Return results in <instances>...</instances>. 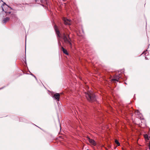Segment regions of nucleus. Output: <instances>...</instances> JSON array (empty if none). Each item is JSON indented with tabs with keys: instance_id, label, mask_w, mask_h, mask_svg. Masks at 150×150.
Returning <instances> with one entry per match:
<instances>
[{
	"instance_id": "1",
	"label": "nucleus",
	"mask_w": 150,
	"mask_h": 150,
	"mask_svg": "<svg viewBox=\"0 0 150 150\" xmlns=\"http://www.w3.org/2000/svg\"><path fill=\"white\" fill-rule=\"evenodd\" d=\"M11 9V7L7 5L4 2L0 0V12L4 11L7 16L11 13V12L9 11Z\"/></svg>"
},
{
	"instance_id": "2",
	"label": "nucleus",
	"mask_w": 150,
	"mask_h": 150,
	"mask_svg": "<svg viewBox=\"0 0 150 150\" xmlns=\"http://www.w3.org/2000/svg\"><path fill=\"white\" fill-rule=\"evenodd\" d=\"M85 96L87 100L90 102H93L96 100L95 96L93 93L92 91H89L88 92H85Z\"/></svg>"
},
{
	"instance_id": "3",
	"label": "nucleus",
	"mask_w": 150,
	"mask_h": 150,
	"mask_svg": "<svg viewBox=\"0 0 150 150\" xmlns=\"http://www.w3.org/2000/svg\"><path fill=\"white\" fill-rule=\"evenodd\" d=\"M63 38L65 43L69 44L70 47L71 48L72 45L71 42V39L69 37V35L67 34L66 35L65 33L63 34Z\"/></svg>"
},
{
	"instance_id": "4",
	"label": "nucleus",
	"mask_w": 150,
	"mask_h": 150,
	"mask_svg": "<svg viewBox=\"0 0 150 150\" xmlns=\"http://www.w3.org/2000/svg\"><path fill=\"white\" fill-rule=\"evenodd\" d=\"M63 20L65 24L69 25L71 24V20H68L65 18H63Z\"/></svg>"
},
{
	"instance_id": "5",
	"label": "nucleus",
	"mask_w": 150,
	"mask_h": 150,
	"mask_svg": "<svg viewBox=\"0 0 150 150\" xmlns=\"http://www.w3.org/2000/svg\"><path fill=\"white\" fill-rule=\"evenodd\" d=\"M59 96L60 95L59 93H56L54 95L53 97L55 99H57L58 101L59 100Z\"/></svg>"
},
{
	"instance_id": "6",
	"label": "nucleus",
	"mask_w": 150,
	"mask_h": 150,
	"mask_svg": "<svg viewBox=\"0 0 150 150\" xmlns=\"http://www.w3.org/2000/svg\"><path fill=\"white\" fill-rule=\"evenodd\" d=\"M55 30L56 31V34L57 35V37H60V33L59 31L58 30L57 27V26H55Z\"/></svg>"
},
{
	"instance_id": "7",
	"label": "nucleus",
	"mask_w": 150,
	"mask_h": 150,
	"mask_svg": "<svg viewBox=\"0 0 150 150\" xmlns=\"http://www.w3.org/2000/svg\"><path fill=\"white\" fill-rule=\"evenodd\" d=\"M88 139L90 143H91L94 146H95L96 145V142L93 139H90V138L88 137Z\"/></svg>"
},
{
	"instance_id": "8",
	"label": "nucleus",
	"mask_w": 150,
	"mask_h": 150,
	"mask_svg": "<svg viewBox=\"0 0 150 150\" xmlns=\"http://www.w3.org/2000/svg\"><path fill=\"white\" fill-rule=\"evenodd\" d=\"M10 18L9 17H6L5 18L3 21V23H6L9 20Z\"/></svg>"
},
{
	"instance_id": "9",
	"label": "nucleus",
	"mask_w": 150,
	"mask_h": 150,
	"mask_svg": "<svg viewBox=\"0 0 150 150\" xmlns=\"http://www.w3.org/2000/svg\"><path fill=\"white\" fill-rule=\"evenodd\" d=\"M61 49L64 53L65 54L67 55H68V54L67 53V51L64 48L62 47H61Z\"/></svg>"
},
{
	"instance_id": "10",
	"label": "nucleus",
	"mask_w": 150,
	"mask_h": 150,
	"mask_svg": "<svg viewBox=\"0 0 150 150\" xmlns=\"http://www.w3.org/2000/svg\"><path fill=\"white\" fill-rule=\"evenodd\" d=\"M115 143L118 146L120 145V144L117 140H115Z\"/></svg>"
},
{
	"instance_id": "11",
	"label": "nucleus",
	"mask_w": 150,
	"mask_h": 150,
	"mask_svg": "<svg viewBox=\"0 0 150 150\" xmlns=\"http://www.w3.org/2000/svg\"><path fill=\"white\" fill-rule=\"evenodd\" d=\"M118 81V79L116 78V79H112V81Z\"/></svg>"
},
{
	"instance_id": "12",
	"label": "nucleus",
	"mask_w": 150,
	"mask_h": 150,
	"mask_svg": "<svg viewBox=\"0 0 150 150\" xmlns=\"http://www.w3.org/2000/svg\"><path fill=\"white\" fill-rule=\"evenodd\" d=\"M147 137V135H144V137L145 139Z\"/></svg>"
},
{
	"instance_id": "13",
	"label": "nucleus",
	"mask_w": 150,
	"mask_h": 150,
	"mask_svg": "<svg viewBox=\"0 0 150 150\" xmlns=\"http://www.w3.org/2000/svg\"><path fill=\"white\" fill-rule=\"evenodd\" d=\"M149 149L150 150V141L149 142Z\"/></svg>"
},
{
	"instance_id": "14",
	"label": "nucleus",
	"mask_w": 150,
	"mask_h": 150,
	"mask_svg": "<svg viewBox=\"0 0 150 150\" xmlns=\"http://www.w3.org/2000/svg\"><path fill=\"white\" fill-rule=\"evenodd\" d=\"M41 2H42L43 1V0H40Z\"/></svg>"
},
{
	"instance_id": "15",
	"label": "nucleus",
	"mask_w": 150,
	"mask_h": 150,
	"mask_svg": "<svg viewBox=\"0 0 150 150\" xmlns=\"http://www.w3.org/2000/svg\"><path fill=\"white\" fill-rule=\"evenodd\" d=\"M35 0V1H36V2H37V1H38V0Z\"/></svg>"
},
{
	"instance_id": "16",
	"label": "nucleus",
	"mask_w": 150,
	"mask_h": 150,
	"mask_svg": "<svg viewBox=\"0 0 150 150\" xmlns=\"http://www.w3.org/2000/svg\"><path fill=\"white\" fill-rule=\"evenodd\" d=\"M45 1H46V0H45Z\"/></svg>"
},
{
	"instance_id": "17",
	"label": "nucleus",
	"mask_w": 150,
	"mask_h": 150,
	"mask_svg": "<svg viewBox=\"0 0 150 150\" xmlns=\"http://www.w3.org/2000/svg\"><path fill=\"white\" fill-rule=\"evenodd\" d=\"M146 150H147L146 149Z\"/></svg>"
}]
</instances>
